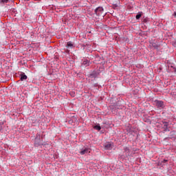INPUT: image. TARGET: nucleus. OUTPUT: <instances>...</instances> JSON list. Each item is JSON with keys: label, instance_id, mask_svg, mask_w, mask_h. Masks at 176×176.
<instances>
[{"label": "nucleus", "instance_id": "nucleus-5", "mask_svg": "<svg viewBox=\"0 0 176 176\" xmlns=\"http://www.w3.org/2000/svg\"><path fill=\"white\" fill-rule=\"evenodd\" d=\"M74 45V43L72 41H68L67 43V48L72 49Z\"/></svg>", "mask_w": 176, "mask_h": 176}, {"label": "nucleus", "instance_id": "nucleus-4", "mask_svg": "<svg viewBox=\"0 0 176 176\" xmlns=\"http://www.w3.org/2000/svg\"><path fill=\"white\" fill-rule=\"evenodd\" d=\"M155 105H157V107H163L164 104L162 101L157 100V101H155Z\"/></svg>", "mask_w": 176, "mask_h": 176}, {"label": "nucleus", "instance_id": "nucleus-6", "mask_svg": "<svg viewBox=\"0 0 176 176\" xmlns=\"http://www.w3.org/2000/svg\"><path fill=\"white\" fill-rule=\"evenodd\" d=\"M104 149L111 150L112 149V144H111L110 143L107 144L106 145H104Z\"/></svg>", "mask_w": 176, "mask_h": 176}, {"label": "nucleus", "instance_id": "nucleus-10", "mask_svg": "<svg viewBox=\"0 0 176 176\" xmlns=\"http://www.w3.org/2000/svg\"><path fill=\"white\" fill-rule=\"evenodd\" d=\"M2 2H3V3H8V0H2Z\"/></svg>", "mask_w": 176, "mask_h": 176}, {"label": "nucleus", "instance_id": "nucleus-12", "mask_svg": "<svg viewBox=\"0 0 176 176\" xmlns=\"http://www.w3.org/2000/svg\"><path fill=\"white\" fill-rule=\"evenodd\" d=\"M1 130H2V126H0V131H1Z\"/></svg>", "mask_w": 176, "mask_h": 176}, {"label": "nucleus", "instance_id": "nucleus-3", "mask_svg": "<svg viewBox=\"0 0 176 176\" xmlns=\"http://www.w3.org/2000/svg\"><path fill=\"white\" fill-rule=\"evenodd\" d=\"M20 77L21 81H23L28 79V76H26L24 73L21 74Z\"/></svg>", "mask_w": 176, "mask_h": 176}, {"label": "nucleus", "instance_id": "nucleus-1", "mask_svg": "<svg viewBox=\"0 0 176 176\" xmlns=\"http://www.w3.org/2000/svg\"><path fill=\"white\" fill-rule=\"evenodd\" d=\"M95 14H96V16H104L103 13H104V8H102V7H98L96 8V9H95Z\"/></svg>", "mask_w": 176, "mask_h": 176}, {"label": "nucleus", "instance_id": "nucleus-14", "mask_svg": "<svg viewBox=\"0 0 176 176\" xmlns=\"http://www.w3.org/2000/svg\"><path fill=\"white\" fill-rule=\"evenodd\" d=\"M25 1H30V0H25Z\"/></svg>", "mask_w": 176, "mask_h": 176}, {"label": "nucleus", "instance_id": "nucleus-13", "mask_svg": "<svg viewBox=\"0 0 176 176\" xmlns=\"http://www.w3.org/2000/svg\"><path fill=\"white\" fill-rule=\"evenodd\" d=\"M167 162V160H164V163H165V162Z\"/></svg>", "mask_w": 176, "mask_h": 176}, {"label": "nucleus", "instance_id": "nucleus-11", "mask_svg": "<svg viewBox=\"0 0 176 176\" xmlns=\"http://www.w3.org/2000/svg\"><path fill=\"white\" fill-rule=\"evenodd\" d=\"M173 16H175L176 17V12H175L173 13Z\"/></svg>", "mask_w": 176, "mask_h": 176}, {"label": "nucleus", "instance_id": "nucleus-8", "mask_svg": "<svg viewBox=\"0 0 176 176\" xmlns=\"http://www.w3.org/2000/svg\"><path fill=\"white\" fill-rule=\"evenodd\" d=\"M142 16V14L141 13H138V15H136L135 19L139 20Z\"/></svg>", "mask_w": 176, "mask_h": 176}, {"label": "nucleus", "instance_id": "nucleus-2", "mask_svg": "<svg viewBox=\"0 0 176 176\" xmlns=\"http://www.w3.org/2000/svg\"><path fill=\"white\" fill-rule=\"evenodd\" d=\"M90 153V148L88 147H83L81 148L80 151H79V154L81 155H86L87 153Z\"/></svg>", "mask_w": 176, "mask_h": 176}, {"label": "nucleus", "instance_id": "nucleus-7", "mask_svg": "<svg viewBox=\"0 0 176 176\" xmlns=\"http://www.w3.org/2000/svg\"><path fill=\"white\" fill-rule=\"evenodd\" d=\"M94 129H95V130H97V131H100L102 129L100 126H98V125L95 126Z\"/></svg>", "mask_w": 176, "mask_h": 176}, {"label": "nucleus", "instance_id": "nucleus-9", "mask_svg": "<svg viewBox=\"0 0 176 176\" xmlns=\"http://www.w3.org/2000/svg\"><path fill=\"white\" fill-rule=\"evenodd\" d=\"M168 126V123L164 122V127H167Z\"/></svg>", "mask_w": 176, "mask_h": 176}]
</instances>
